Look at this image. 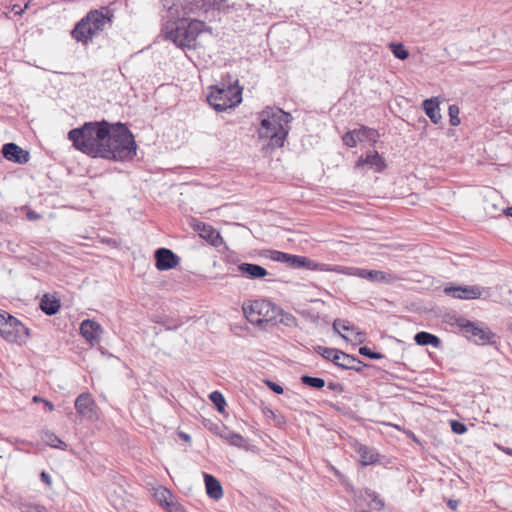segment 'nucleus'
Masks as SVG:
<instances>
[{"label": "nucleus", "instance_id": "obj_45", "mask_svg": "<svg viewBox=\"0 0 512 512\" xmlns=\"http://www.w3.org/2000/svg\"><path fill=\"white\" fill-rule=\"evenodd\" d=\"M267 385L268 387L275 393L277 394H282L283 393V387L280 386L279 384L275 383V382H272V381H267Z\"/></svg>", "mask_w": 512, "mask_h": 512}, {"label": "nucleus", "instance_id": "obj_14", "mask_svg": "<svg viewBox=\"0 0 512 512\" xmlns=\"http://www.w3.org/2000/svg\"><path fill=\"white\" fill-rule=\"evenodd\" d=\"M156 268L160 271L175 268L179 263V257L167 248H159L155 252Z\"/></svg>", "mask_w": 512, "mask_h": 512}, {"label": "nucleus", "instance_id": "obj_29", "mask_svg": "<svg viewBox=\"0 0 512 512\" xmlns=\"http://www.w3.org/2000/svg\"><path fill=\"white\" fill-rule=\"evenodd\" d=\"M154 497L157 500V502L166 508V503H172L174 502V497L170 490H168L165 487H159L155 489Z\"/></svg>", "mask_w": 512, "mask_h": 512}, {"label": "nucleus", "instance_id": "obj_27", "mask_svg": "<svg viewBox=\"0 0 512 512\" xmlns=\"http://www.w3.org/2000/svg\"><path fill=\"white\" fill-rule=\"evenodd\" d=\"M357 452L360 456V462L364 466L374 464L378 461V455L365 445H360Z\"/></svg>", "mask_w": 512, "mask_h": 512}, {"label": "nucleus", "instance_id": "obj_3", "mask_svg": "<svg viewBox=\"0 0 512 512\" xmlns=\"http://www.w3.org/2000/svg\"><path fill=\"white\" fill-rule=\"evenodd\" d=\"M136 142L131 131L122 123L111 125L105 142L103 158L114 161L131 160L136 155Z\"/></svg>", "mask_w": 512, "mask_h": 512}, {"label": "nucleus", "instance_id": "obj_12", "mask_svg": "<svg viewBox=\"0 0 512 512\" xmlns=\"http://www.w3.org/2000/svg\"><path fill=\"white\" fill-rule=\"evenodd\" d=\"M373 169L375 172H382L386 168L385 160L375 150L368 151L365 156H361L356 164L355 169L364 170Z\"/></svg>", "mask_w": 512, "mask_h": 512}, {"label": "nucleus", "instance_id": "obj_37", "mask_svg": "<svg viewBox=\"0 0 512 512\" xmlns=\"http://www.w3.org/2000/svg\"><path fill=\"white\" fill-rule=\"evenodd\" d=\"M448 113H449V117H450V124L452 126H458L460 124L458 106L450 105L448 108Z\"/></svg>", "mask_w": 512, "mask_h": 512}, {"label": "nucleus", "instance_id": "obj_32", "mask_svg": "<svg viewBox=\"0 0 512 512\" xmlns=\"http://www.w3.org/2000/svg\"><path fill=\"white\" fill-rule=\"evenodd\" d=\"M389 48L393 55L400 60H405L409 56L408 50L401 43H390Z\"/></svg>", "mask_w": 512, "mask_h": 512}, {"label": "nucleus", "instance_id": "obj_31", "mask_svg": "<svg viewBox=\"0 0 512 512\" xmlns=\"http://www.w3.org/2000/svg\"><path fill=\"white\" fill-rule=\"evenodd\" d=\"M301 382L304 385L315 388V389H321L325 386V380L323 378L312 377V376H308V375H303L301 377Z\"/></svg>", "mask_w": 512, "mask_h": 512}, {"label": "nucleus", "instance_id": "obj_46", "mask_svg": "<svg viewBox=\"0 0 512 512\" xmlns=\"http://www.w3.org/2000/svg\"><path fill=\"white\" fill-rule=\"evenodd\" d=\"M40 478L48 487H51L52 479H51V476L47 472L42 471L40 474Z\"/></svg>", "mask_w": 512, "mask_h": 512}, {"label": "nucleus", "instance_id": "obj_50", "mask_svg": "<svg viewBox=\"0 0 512 512\" xmlns=\"http://www.w3.org/2000/svg\"><path fill=\"white\" fill-rule=\"evenodd\" d=\"M43 403L44 405L47 407V409L49 411H53L54 410V405L52 402L48 401V400H43Z\"/></svg>", "mask_w": 512, "mask_h": 512}, {"label": "nucleus", "instance_id": "obj_15", "mask_svg": "<svg viewBox=\"0 0 512 512\" xmlns=\"http://www.w3.org/2000/svg\"><path fill=\"white\" fill-rule=\"evenodd\" d=\"M2 155L6 160L17 164H26L30 159L29 152L22 149L15 143L4 144L2 148Z\"/></svg>", "mask_w": 512, "mask_h": 512}, {"label": "nucleus", "instance_id": "obj_23", "mask_svg": "<svg viewBox=\"0 0 512 512\" xmlns=\"http://www.w3.org/2000/svg\"><path fill=\"white\" fill-rule=\"evenodd\" d=\"M206 492L212 499L218 500L223 496V489L220 482L212 475H204Z\"/></svg>", "mask_w": 512, "mask_h": 512}, {"label": "nucleus", "instance_id": "obj_33", "mask_svg": "<svg viewBox=\"0 0 512 512\" xmlns=\"http://www.w3.org/2000/svg\"><path fill=\"white\" fill-rule=\"evenodd\" d=\"M278 323H281V324L285 325L286 327H290V328L296 327L298 324L297 319L293 314L284 312L281 308H280V313H279V317H278Z\"/></svg>", "mask_w": 512, "mask_h": 512}, {"label": "nucleus", "instance_id": "obj_53", "mask_svg": "<svg viewBox=\"0 0 512 512\" xmlns=\"http://www.w3.org/2000/svg\"><path fill=\"white\" fill-rule=\"evenodd\" d=\"M448 505H449L451 508H453V509H455V508H456V502H453V501H451V500L448 502Z\"/></svg>", "mask_w": 512, "mask_h": 512}, {"label": "nucleus", "instance_id": "obj_6", "mask_svg": "<svg viewBox=\"0 0 512 512\" xmlns=\"http://www.w3.org/2000/svg\"><path fill=\"white\" fill-rule=\"evenodd\" d=\"M208 103L218 112L234 108L242 101V88L238 86L237 81L232 83H222L211 87L207 96Z\"/></svg>", "mask_w": 512, "mask_h": 512}, {"label": "nucleus", "instance_id": "obj_25", "mask_svg": "<svg viewBox=\"0 0 512 512\" xmlns=\"http://www.w3.org/2000/svg\"><path fill=\"white\" fill-rule=\"evenodd\" d=\"M314 350L317 354L321 355L324 359L333 362L336 366L341 360V354L343 351L338 350L336 348H328L324 346H315Z\"/></svg>", "mask_w": 512, "mask_h": 512}, {"label": "nucleus", "instance_id": "obj_5", "mask_svg": "<svg viewBox=\"0 0 512 512\" xmlns=\"http://www.w3.org/2000/svg\"><path fill=\"white\" fill-rule=\"evenodd\" d=\"M212 0H161L172 21H185L211 10Z\"/></svg>", "mask_w": 512, "mask_h": 512}, {"label": "nucleus", "instance_id": "obj_40", "mask_svg": "<svg viewBox=\"0 0 512 512\" xmlns=\"http://www.w3.org/2000/svg\"><path fill=\"white\" fill-rule=\"evenodd\" d=\"M451 428L456 434H463L467 431L466 425L456 420L451 421Z\"/></svg>", "mask_w": 512, "mask_h": 512}, {"label": "nucleus", "instance_id": "obj_24", "mask_svg": "<svg viewBox=\"0 0 512 512\" xmlns=\"http://www.w3.org/2000/svg\"><path fill=\"white\" fill-rule=\"evenodd\" d=\"M59 299L45 294L40 301L41 310L49 316L55 315L60 309Z\"/></svg>", "mask_w": 512, "mask_h": 512}, {"label": "nucleus", "instance_id": "obj_35", "mask_svg": "<svg viewBox=\"0 0 512 512\" xmlns=\"http://www.w3.org/2000/svg\"><path fill=\"white\" fill-rule=\"evenodd\" d=\"M210 400L215 404L217 409L222 412L226 406V401L223 395L218 391H213L210 396Z\"/></svg>", "mask_w": 512, "mask_h": 512}, {"label": "nucleus", "instance_id": "obj_51", "mask_svg": "<svg viewBox=\"0 0 512 512\" xmlns=\"http://www.w3.org/2000/svg\"><path fill=\"white\" fill-rule=\"evenodd\" d=\"M504 212L506 213V215L508 216H511L512 217V207H508L504 210Z\"/></svg>", "mask_w": 512, "mask_h": 512}, {"label": "nucleus", "instance_id": "obj_13", "mask_svg": "<svg viewBox=\"0 0 512 512\" xmlns=\"http://www.w3.org/2000/svg\"><path fill=\"white\" fill-rule=\"evenodd\" d=\"M483 288L477 285L450 286L444 288V293L457 299H478L482 295Z\"/></svg>", "mask_w": 512, "mask_h": 512}, {"label": "nucleus", "instance_id": "obj_19", "mask_svg": "<svg viewBox=\"0 0 512 512\" xmlns=\"http://www.w3.org/2000/svg\"><path fill=\"white\" fill-rule=\"evenodd\" d=\"M288 266L292 268H307L309 270H324L323 266L315 261L298 255L288 254L287 262Z\"/></svg>", "mask_w": 512, "mask_h": 512}, {"label": "nucleus", "instance_id": "obj_4", "mask_svg": "<svg viewBox=\"0 0 512 512\" xmlns=\"http://www.w3.org/2000/svg\"><path fill=\"white\" fill-rule=\"evenodd\" d=\"M246 319L253 325L267 329L278 324L280 307L266 299L244 302L242 305Z\"/></svg>", "mask_w": 512, "mask_h": 512}, {"label": "nucleus", "instance_id": "obj_16", "mask_svg": "<svg viewBox=\"0 0 512 512\" xmlns=\"http://www.w3.org/2000/svg\"><path fill=\"white\" fill-rule=\"evenodd\" d=\"M75 409L77 413L86 418L95 417V402L90 393H81L75 400Z\"/></svg>", "mask_w": 512, "mask_h": 512}, {"label": "nucleus", "instance_id": "obj_54", "mask_svg": "<svg viewBox=\"0 0 512 512\" xmlns=\"http://www.w3.org/2000/svg\"><path fill=\"white\" fill-rule=\"evenodd\" d=\"M180 435H181V437H182L183 439H185V440H189V439H190V436H189V435H187V434H185V433H181Z\"/></svg>", "mask_w": 512, "mask_h": 512}, {"label": "nucleus", "instance_id": "obj_55", "mask_svg": "<svg viewBox=\"0 0 512 512\" xmlns=\"http://www.w3.org/2000/svg\"><path fill=\"white\" fill-rule=\"evenodd\" d=\"M29 5H30V1H28V2L24 5V8H23V9H24V11H25L26 9H28V8H29Z\"/></svg>", "mask_w": 512, "mask_h": 512}, {"label": "nucleus", "instance_id": "obj_48", "mask_svg": "<svg viewBox=\"0 0 512 512\" xmlns=\"http://www.w3.org/2000/svg\"><path fill=\"white\" fill-rule=\"evenodd\" d=\"M27 218L29 220H37L40 218L39 214H37L35 211H32L30 210L28 213H27Z\"/></svg>", "mask_w": 512, "mask_h": 512}, {"label": "nucleus", "instance_id": "obj_28", "mask_svg": "<svg viewBox=\"0 0 512 512\" xmlns=\"http://www.w3.org/2000/svg\"><path fill=\"white\" fill-rule=\"evenodd\" d=\"M359 142L368 140L372 143H376L379 138V133L376 129L369 128L366 126H361L359 129H356Z\"/></svg>", "mask_w": 512, "mask_h": 512}, {"label": "nucleus", "instance_id": "obj_18", "mask_svg": "<svg viewBox=\"0 0 512 512\" xmlns=\"http://www.w3.org/2000/svg\"><path fill=\"white\" fill-rule=\"evenodd\" d=\"M80 333L89 343L93 344L100 340L102 327L98 322L86 319L80 325Z\"/></svg>", "mask_w": 512, "mask_h": 512}, {"label": "nucleus", "instance_id": "obj_21", "mask_svg": "<svg viewBox=\"0 0 512 512\" xmlns=\"http://www.w3.org/2000/svg\"><path fill=\"white\" fill-rule=\"evenodd\" d=\"M422 108L426 115L430 118L434 124L441 123L442 116L439 109V101L437 98L426 99L422 103Z\"/></svg>", "mask_w": 512, "mask_h": 512}, {"label": "nucleus", "instance_id": "obj_20", "mask_svg": "<svg viewBox=\"0 0 512 512\" xmlns=\"http://www.w3.org/2000/svg\"><path fill=\"white\" fill-rule=\"evenodd\" d=\"M238 270L249 279H261L268 275V271L264 267L252 263H241L238 265Z\"/></svg>", "mask_w": 512, "mask_h": 512}, {"label": "nucleus", "instance_id": "obj_34", "mask_svg": "<svg viewBox=\"0 0 512 512\" xmlns=\"http://www.w3.org/2000/svg\"><path fill=\"white\" fill-rule=\"evenodd\" d=\"M342 140L346 146H348L350 148L355 147L357 145V143L359 142L356 129L345 133Z\"/></svg>", "mask_w": 512, "mask_h": 512}, {"label": "nucleus", "instance_id": "obj_39", "mask_svg": "<svg viewBox=\"0 0 512 512\" xmlns=\"http://www.w3.org/2000/svg\"><path fill=\"white\" fill-rule=\"evenodd\" d=\"M359 353L365 357H368L370 359H375V360H378V359H381L383 358V355L381 353H378V352H373L369 347L367 346H363V347H360L359 348Z\"/></svg>", "mask_w": 512, "mask_h": 512}, {"label": "nucleus", "instance_id": "obj_10", "mask_svg": "<svg viewBox=\"0 0 512 512\" xmlns=\"http://www.w3.org/2000/svg\"><path fill=\"white\" fill-rule=\"evenodd\" d=\"M457 326L468 339L473 340L475 343L485 345L492 342L495 335L488 328H483L478 324L471 322L465 318L456 320Z\"/></svg>", "mask_w": 512, "mask_h": 512}, {"label": "nucleus", "instance_id": "obj_52", "mask_svg": "<svg viewBox=\"0 0 512 512\" xmlns=\"http://www.w3.org/2000/svg\"><path fill=\"white\" fill-rule=\"evenodd\" d=\"M33 401H34V402H40V401H41V402H43V399H42V398H40L39 396H34V397H33Z\"/></svg>", "mask_w": 512, "mask_h": 512}, {"label": "nucleus", "instance_id": "obj_1", "mask_svg": "<svg viewBox=\"0 0 512 512\" xmlns=\"http://www.w3.org/2000/svg\"><path fill=\"white\" fill-rule=\"evenodd\" d=\"M110 126L105 120L86 122L81 127L70 130L68 139L72 141L77 150L92 157L103 158V153L109 151L105 149V142Z\"/></svg>", "mask_w": 512, "mask_h": 512}, {"label": "nucleus", "instance_id": "obj_11", "mask_svg": "<svg viewBox=\"0 0 512 512\" xmlns=\"http://www.w3.org/2000/svg\"><path fill=\"white\" fill-rule=\"evenodd\" d=\"M350 275L366 279L371 282L385 284H393L402 280V277L395 273L380 270H369L364 268H352Z\"/></svg>", "mask_w": 512, "mask_h": 512}, {"label": "nucleus", "instance_id": "obj_38", "mask_svg": "<svg viewBox=\"0 0 512 512\" xmlns=\"http://www.w3.org/2000/svg\"><path fill=\"white\" fill-rule=\"evenodd\" d=\"M269 258L273 261L286 263L288 258V253L277 251V250H269Z\"/></svg>", "mask_w": 512, "mask_h": 512}, {"label": "nucleus", "instance_id": "obj_41", "mask_svg": "<svg viewBox=\"0 0 512 512\" xmlns=\"http://www.w3.org/2000/svg\"><path fill=\"white\" fill-rule=\"evenodd\" d=\"M370 506L375 510H381L384 507V502L376 494L371 495Z\"/></svg>", "mask_w": 512, "mask_h": 512}, {"label": "nucleus", "instance_id": "obj_47", "mask_svg": "<svg viewBox=\"0 0 512 512\" xmlns=\"http://www.w3.org/2000/svg\"><path fill=\"white\" fill-rule=\"evenodd\" d=\"M11 11H13L15 13V15H19V16H21L24 13V9H22L17 4L11 6Z\"/></svg>", "mask_w": 512, "mask_h": 512}, {"label": "nucleus", "instance_id": "obj_36", "mask_svg": "<svg viewBox=\"0 0 512 512\" xmlns=\"http://www.w3.org/2000/svg\"><path fill=\"white\" fill-rule=\"evenodd\" d=\"M223 438L236 447H242L244 442V438L240 434L234 432H228L223 435Z\"/></svg>", "mask_w": 512, "mask_h": 512}, {"label": "nucleus", "instance_id": "obj_42", "mask_svg": "<svg viewBox=\"0 0 512 512\" xmlns=\"http://www.w3.org/2000/svg\"><path fill=\"white\" fill-rule=\"evenodd\" d=\"M339 328L344 331H349L351 329L349 323L347 321H341L339 319L335 320L333 323V329L339 332Z\"/></svg>", "mask_w": 512, "mask_h": 512}, {"label": "nucleus", "instance_id": "obj_44", "mask_svg": "<svg viewBox=\"0 0 512 512\" xmlns=\"http://www.w3.org/2000/svg\"><path fill=\"white\" fill-rule=\"evenodd\" d=\"M228 0H212L211 2V9H223L227 6Z\"/></svg>", "mask_w": 512, "mask_h": 512}, {"label": "nucleus", "instance_id": "obj_43", "mask_svg": "<svg viewBox=\"0 0 512 512\" xmlns=\"http://www.w3.org/2000/svg\"><path fill=\"white\" fill-rule=\"evenodd\" d=\"M166 509L168 512H186L185 509L178 503H166Z\"/></svg>", "mask_w": 512, "mask_h": 512}, {"label": "nucleus", "instance_id": "obj_17", "mask_svg": "<svg viewBox=\"0 0 512 512\" xmlns=\"http://www.w3.org/2000/svg\"><path fill=\"white\" fill-rule=\"evenodd\" d=\"M194 229L201 238L215 247L220 246L223 242L220 233L209 224L199 222L194 225Z\"/></svg>", "mask_w": 512, "mask_h": 512}, {"label": "nucleus", "instance_id": "obj_2", "mask_svg": "<svg viewBox=\"0 0 512 512\" xmlns=\"http://www.w3.org/2000/svg\"><path fill=\"white\" fill-rule=\"evenodd\" d=\"M258 119L259 138L268 139L272 149L282 147L290 131L291 115L280 108L266 107L258 114Z\"/></svg>", "mask_w": 512, "mask_h": 512}, {"label": "nucleus", "instance_id": "obj_26", "mask_svg": "<svg viewBox=\"0 0 512 512\" xmlns=\"http://www.w3.org/2000/svg\"><path fill=\"white\" fill-rule=\"evenodd\" d=\"M414 340H415L416 344H418L420 346L431 345V346L437 348L441 344L440 339L436 335H433V334L425 332V331L418 332L414 336Z\"/></svg>", "mask_w": 512, "mask_h": 512}, {"label": "nucleus", "instance_id": "obj_49", "mask_svg": "<svg viewBox=\"0 0 512 512\" xmlns=\"http://www.w3.org/2000/svg\"><path fill=\"white\" fill-rule=\"evenodd\" d=\"M328 388H329V389H331V390H336V389H338V388H339V389L342 391V387H341V385H340V384H338V383L330 382V383L328 384Z\"/></svg>", "mask_w": 512, "mask_h": 512}, {"label": "nucleus", "instance_id": "obj_22", "mask_svg": "<svg viewBox=\"0 0 512 512\" xmlns=\"http://www.w3.org/2000/svg\"><path fill=\"white\" fill-rule=\"evenodd\" d=\"M366 366L367 365L361 360L345 352L341 354V360L338 363V367L345 370H354L356 372H361L362 369Z\"/></svg>", "mask_w": 512, "mask_h": 512}, {"label": "nucleus", "instance_id": "obj_30", "mask_svg": "<svg viewBox=\"0 0 512 512\" xmlns=\"http://www.w3.org/2000/svg\"><path fill=\"white\" fill-rule=\"evenodd\" d=\"M45 442L54 448H59L61 450L67 449V444L63 442L57 435L54 433L47 432L45 433Z\"/></svg>", "mask_w": 512, "mask_h": 512}, {"label": "nucleus", "instance_id": "obj_9", "mask_svg": "<svg viewBox=\"0 0 512 512\" xmlns=\"http://www.w3.org/2000/svg\"><path fill=\"white\" fill-rule=\"evenodd\" d=\"M0 336L10 343H23L29 330L17 318L7 312L0 313Z\"/></svg>", "mask_w": 512, "mask_h": 512}, {"label": "nucleus", "instance_id": "obj_8", "mask_svg": "<svg viewBox=\"0 0 512 512\" xmlns=\"http://www.w3.org/2000/svg\"><path fill=\"white\" fill-rule=\"evenodd\" d=\"M205 22L197 19H190L188 24L181 23L165 32V38L172 41L181 49L195 48L196 40L203 31Z\"/></svg>", "mask_w": 512, "mask_h": 512}, {"label": "nucleus", "instance_id": "obj_7", "mask_svg": "<svg viewBox=\"0 0 512 512\" xmlns=\"http://www.w3.org/2000/svg\"><path fill=\"white\" fill-rule=\"evenodd\" d=\"M108 20L101 10H91L75 25L71 35L76 41L87 44L104 30Z\"/></svg>", "mask_w": 512, "mask_h": 512}]
</instances>
